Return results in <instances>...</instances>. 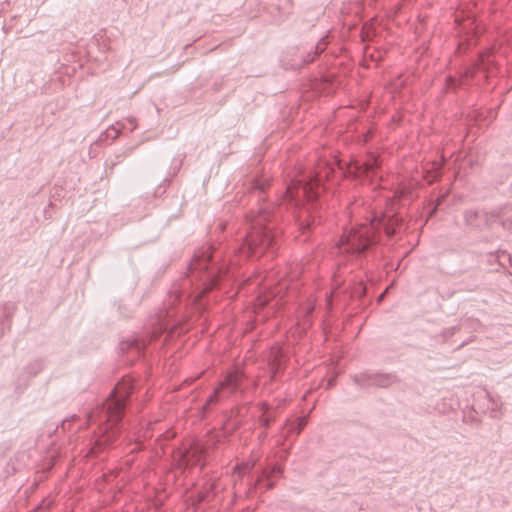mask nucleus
Returning <instances> with one entry per match:
<instances>
[{"mask_svg": "<svg viewBox=\"0 0 512 512\" xmlns=\"http://www.w3.org/2000/svg\"><path fill=\"white\" fill-rule=\"evenodd\" d=\"M383 296H384V293L379 296L378 300L379 301L382 300Z\"/></svg>", "mask_w": 512, "mask_h": 512, "instance_id": "obj_9", "label": "nucleus"}, {"mask_svg": "<svg viewBox=\"0 0 512 512\" xmlns=\"http://www.w3.org/2000/svg\"><path fill=\"white\" fill-rule=\"evenodd\" d=\"M375 165L376 159L374 156H370L369 159L363 163H359L358 161L350 163L347 173L354 178H360L364 175L371 177L374 174Z\"/></svg>", "mask_w": 512, "mask_h": 512, "instance_id": "obj_4", "label": "nucleus"}, {"mask_svg": "<svg viewBox=\"0 0 512 512\" xmlns=\"http://www.w3.org/2000/svg\"><path fill=\"white\" fill-rule=\"evenodd\" d=\"M204 447L197 443L189 449L178 453L177 465L179 468H187L189 466L198 465L201 461V455Z\"/></svg>", "mask_w": 512, "mask_h": 512, "instance_id": "obj_2", "label": "nucleus"}, {"mask_svg": "<svg viewBox=\"0 0 512 512\" xmlns=\"http://www.w3.org/2000/svg\"><path fill=\"white\" fill-rule=\"evenodd\" d=\"M319 179H312L310 182L306 183L301 187L303 194L308 199H313L317 197L318 192L314 191L316 187H318Z\"/></svg>", "mask_w": 512, "mask_h": 512, "instance_id": "obj_5", "label": "nucleus"}, {"mask_svg": "<svg viewBox=\"0 0 512 512\" xmlns=\"http://www.w3.org/2000/svg\"><path fill=\"white\" fill-rule=\"evenodd\" d=\"M126 393V385L119 384L114 391L113 398L109 399L106 403L107 411L111 419H118L119 414L124 407V397Z\"/></svg>", "mask_w": 512, "mask_h": 512, "instance_id": "obj_3", "label": "nucleus"}, {"mask_svg": "<svg viewBox=\"0 0 512 512\" xmlns=\"http://www.w3.org/2000/svg\"><path fill=\"white\" fill-rule=\"evenodd\" d=\"M287 193L292 197L293 196V188L292 187H288Z\"/></svg>", "mask_w": 512, "mask_h": 512, "instance_id": "obj_8", "label": "nucleus"}, {"mask_svg": "<svg viewBox=\"0 0 512 512\" xmlns=\"http://www.w3.org/2000/svg\"><path fill=\"white\" fill-rule=\"evenodd\" d=\"M300 425H305V421H304V420H302V421H301V423H300Z\"/></svg>", "mask_w": 512, "mask_h": 512, "instance_id": "obj_10", "label": "nucleus"}, {"mask_svg": "<svg viewBox=\"0 0 512 512\" xmlns=\"http://www.w3.org/2000/svg\"><path fill=\"white\" fill-rule=\"evenodd\" d=\"M238 378L239 374L237 372L230 373L229 375H227L225 381L221 383L220 389H227L229 391H233L236 388V382L238 381Z\"/></svg>", "mask_w": 512, "mask_h": 512, "instance_id": "obj_6", "label": "nucleus"}, {"mask_svg": "<svg viewBox=\"0 0 512 512\" xmlns=\"http://www.w3.org/2000/svg\"><path fill=\"white\" fill-rule=\"evenodd\" d=\"M385 230H386V233H387L388 235H392V234L394 233V231H393V230H390L389 226H386V227H385Z\"/></svg>", "mask_w": 512, "mask_h": 512, "instance_id": "obj_7", "label": "nucleus"}, {"mask_svg": "<svg viewBox=\"0 0 512 512\" xmlns=\"http://www.w3.org/2000/svg\"><path fill=\"white\" fill-rule=\"evenodd\" d=\"M368 238V231L360 232L353 230L341 238L338 246H347L346 251L360 252L367 247Z\"/></svg>", "mask_w": 512, "mask_h": 512, "instance_id": "obj_1", "label": "nucleus"}]
</instances>
